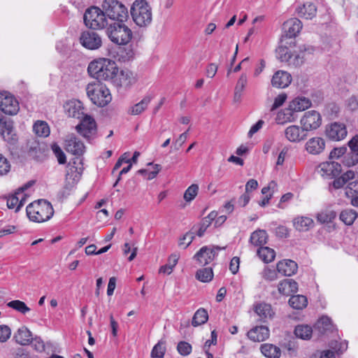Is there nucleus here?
Masks as SVG:
<instances>
[{
    "mask_svg": "<svg viewBox=\"0 0 358 358\" xmlns=\"http://www.w3.org/2000/svg\"><path fill=\"white\" fill-rule=\"evenodd\" d=\"M0 134L3 139L10 144H15L17 141L13 121L4 117H0Z\"/></svg>",
    "mask_w": 358,
    "mask_h": 358,
    "instance_id": "nucleus-16",
    "label": "nucleus"
},
{
    "mask_svg": "<svg viewBox=\"0 0 358 358\" xmlns=\"http://www.w3.org/2000/svg\"><path fill=\"white\" fill-rule=\"evenodd\" d=\"M208 319V315L207 311L204 308H199L194 313L192 324L194 327H197L206 323Z\"/></svg>",
    "mask_w": 358,
    "mask_h": 358,
    "instance_id": "nucleus-44",
    "label": "nucleus"
},
{
    "mask_svg": "<svg viewBox=\"0 0 358 358\" xmlns=\"http://www.w3.org/2000/svg\"><path fill=\"white\" fill-rule=\"evenodd\" d=\"M13 339L21 345H27L31 343L33 337L30 330L27 327L22 326L14 334Z\"/></svg>",
    "mask_w": 358,
    "mask_h": 358,
    "instance_id": "nucleus-27",
    "label": "nucleus"
},
{
    "mask_svg": "<svg viewBox=\"0 0 358 358\" xmlns=\"http://www.w3.org/2000/svg\"><path fill=\"white\" fill-rule=\"evenodd\" d=\"M54 214L51 203L45 200H38L29 204L27 215L31 221L43 222L49 220Z\"/></svg>",
    "mask_w": 358,
    "mask_h": 358,
    "instance_id": "nucleus-3",
    "label": "nucleus"
},
{
    "mask_svg": "<svg viewBox=\"0 0 358 358\" xmlns=\"http://www.w3.org/2000/svg\"><path fill=\"white\" fill-rule=\"evenodd\" d=\"M248 83V78L246 74H242L237 81L234 91L242 92L244 91L245 87Z\"/></svg>",
    "mask_w": 358,
    "mask_h": 358,
    "instance_id": "nucleus-64",
    "label": "nucleus"
},
{
    "mask_svg": "<svg viewBox=\"0 0 358 358\" xmlns=\"http://www.w3.org/2000/svg\"><path fill=\"white\" fill-rule=\"evenodd\" d=\"M357 213L353 209H345L340 214V220L346 225H352L357 217Z\"/></svg>",
    "mask_w": 358,
    "mask_h": 358,
    "instance_id": "nucleus-43",
    "label": "nucleus"
},
{
    "mask_svg": "<svg viewBox=\"0 0 358 358\" xmlns=\"http://www.w3.org/2000/svg\"><path fill=\"white\" fill-rule=\"evenodd\" d=\"M345 194L351 200L358 196V180L352 181L348 185Z\"/></svg>",
    "mask_w": 358,
    "mask_h": 358,
    "instance_id": "nucleus-57",
    "label": "nucleus"
},
{
    "mask_svg": "<svg viewBox=\"0 0 358 358\" xmlns=\"http://www.w3.org/2000/svg\"><path fill=\"white\" fill-rule=\"evenodd\" d=\"M257 255L264 262L269 263L274 260L275 252L268 247H260L257 250Z\"/></svg>",
    "mask_w": 358,
    "mask_h": 358,
    "instance_id": "nucleus-38",
    "label": "nucleus"
},
{
    "mask_svg": "<svg viewBox=\"0 0 358 358\" xmlns=\"http://www.w3.org/2000/svg\"><path fill=\"white\" fill-rule=\"evenodd\" d=\"M312 103L309 99L304 96H297L292 100L288 106L289 110L294 112L305 110L311 106Z\"/></svg>",
    "mask_w": 358,
    "mask_h": 358,
    "instance_id": "nucleus-31",
    "label": "nucleus"
},
{
    "mask_svg": "<svg viewBox=\"0 0 358 358\" xmlns=\"http://www.w3.org/2000/svg\"><path fill=\"white\" fill-rule=\"evenodd\" d=\"M7 306L23 315L27 314L31 310L30 308L24 301L20 300L11 301L7 303Z\"/></svg>",
    "mask_w": 358,
    "mask_h": 358,
    "instance_id": "nucleus-47",
    "label": "nucleus"
},
{
    "mask_svg": "<svg viewBox=\"0 0 358 358\" xmlns=\"http://www.w3.org/2000/svg\"><path fill=\"white\" fill-rule=\"evenodd\" d=\"M255 311L264 321L272 318L274 315L271 306L266 303H259L255 305Z\"/></svg>",
    "mask_w": 358,
    "mask_h": 358,
    "instance_id": "nucleus-33",
    "label": "nucleus"
},
{
    "mask_svg": "<svg viewBox=\"0 0 358 358\" xmlns=\"http://www.w3.org/2000/svg\"><path fill=\"white\" fill-rule=\"evenodd\" d=\"M317 171L322 177L330 178L341 173V166L339 163L336 162H324L318 166Z\"/></svg>",
    "mask_w": 358,
    "mask_h": 358,
    "instance_id": "nucleus-19",
    "label": "nucleus"
},
{
    "mask_svg": "<svg viewBox=\"0 0 358 358\" xmlns=\"http://www.w3.org/2000/svg\"><path fill=\"white\" fill-rule=\"evenodd\" d=\"M302 29V22L297 18H291L283 24V29L289 38L295 37Z\"/></svg>",
    "mask_w": 358,
    "mask_h": 358,
    "instance_id": "nucleus-25",
    "label": "nucleus"
},
{
    "mask_svg": "<svg viewBox=\"0 0 358 358\" xmlns=\"http://www.w3.org/2000/svg\"><path fill=\"white\" fill-rule=\"evenodd\" d=\"M277 271L279 273L285 276H291L294 275L298 268L297 264L290 259H283L277 264Z\"/></svg>",
    "mask_w": 358,
    "mask_h": 358,
    "instance_id": "nucleus-24",
    "label": "nucleus"
},
{
    "mask_svg": "<svg viewBox=\"0 0 358 358\" xmlns=\"http://www.w3.org/2000/svg\"><path fill=\"white\" fill-rule=\"evenodd\" d=\"M278 289L281 294L288 296L297 292L298 284L292 279H285L279 282Z\"/></svg>",
    "mask_w": 358,
    "mask_h": 358,
    "instance_id": "nucleus-32",
    "label": "nucleus"
},
{
    "mask_svg": "<svg viewBox=\"0 0 358 358\" xmlns=\"http://www.w3.org/2000/svg\"><path fill=\"white\" fill-rule=\"evenodd\" d=\"M289 303L293 308L301 310L307 306L308 300L303 295H294L289 299Z\"/></svg>",
    "mask_w": 358,
    "mask_h": 358,
    "instance_id": "nucleus-41",
    "label": "nucleus"
},
{
    "mask_svg": "<svg viewBox=\"0 0 358 358\" xmlns=\"http://www.w3.org/2000/svg\"><path fill=\"white\" fill-rule=\"evenodd\" d=\"M304 150L310 155H320L326 148V141L320 136L308 138L304 144Z\"/></svg>",
    "mask_w": 358,
    "mask_h": 358,
    "instance_id": "nucleus-17",
    "label": "nucleus"
},
{
    "mask_svg": "<svg viewBox=\"0 0 358 358\" xmlns=\"http://www.w3.org/2000/svg\"><path fill=\"white\" fill-rule=\"evenodd\" d=\"M316 328H317L322 333L331 329V319L327 316H322L317 322Z\"/></svg>",
    "mask_w": 358,
    "mask_h": 358,
    "instance_id": "nucleus-54",
    "label": "nucleus"
},
{
    "mask_svg": "<svg viewBox=\"0 0 358 358\" xmlns=\"http://www.w3.org/2000/svg\"><path fill=\"white\" fill-rule=\"evenodd\" d=\"M269 329L266 326H257L248 332V338L255 342H262L269 336Z\"/></svg>",
    "mask_w": 358,
    "mask_h": 358,
    "instance_id": "nucleus-26",
    "label": "nucleus"
},
{
    "mask_svg": "<svg viewBox=\"0 0 358 358\" xmlns=\"http://www.w3.org/2000/svg\"><path fill=\"white\" fill-rule=\"evenodd\" d=\"M350 152L344 156L342 162L348 167L358 164V136H354L349 142Z\"/></svg>",
    "mask_w": 358,
    "mask_h": 358,
    "instance_id": "nucleus-20",
    "label": "nucleus"
},
{
    "mask_svg": "<svg viewBox=\"0 0 358 358\" xmlns=\"http://www.w3.org/2000/svg\"><path fill=\"white\" fill-rule=\"evenodd\" d=\"M296 12L300 17L312 20L316 15L317 8L313 3L307 2L302 6H299Z\"/></svg>",
    "mask_w": 358,
    "mask_h": 358,
    "instance_id": "nucleus-29",
    "label": "nucleus"
},
{
    "mask_svg": "<svg viewBox=\"0 0 358 358\" xmlns=\"http://www.w3.org/2000/svg\"><path fill=\"white\" fill-rule=\"evenodd\" d=\"M314 49L313 47L302 45L299 48V50L294 51V55H300L302 59V64L308 59V56L313 53Z\"/></svg>",
    "mask_w": 358,
    "mask_h": 358,
    "instance_id": "nucleus-55",
    "label": "nucleus"
},
{
    "mask_svg": "<svg viewBox=\"0 0 358 358\" xmlns=\"http://www.w3.org/2000/svg\"><path fill=\"white\" fill-rule=\"evenodd\" d=\"M324 134L331 141H341L347 136L348 131L345 124L334 122L326 125Z\"/></svg>",
    "mask_w": 358,
    "mask_h": 358,
    "instance_id": "nucleus-11",
    "label": "nucleus"
},
{
    "mask_svg": "<svg viewBox=\"0 0 358 358\" xmlns=\"http://www.w3.org/2000/svg\"><path fill=\"white\" fill-rule=\"evenodd\" d=\"M11 332V329L8 325H0V343H6L10 338Z\"/></svg>",
    "mask_w": 358,
    "mask_h": 358,
    "instance_id": "nucleus-59",
    "label": "nucleus"
},
{
    "mask_svg": "<svg viewBox=\"0 0 358 358\" xmlns=\"http://www.w3.org/2000/svg\"><path fill=\"white\" fill-rule=\"evenodd\" d=\"M292 82V76L287 71H278L272 77L271 85L276 88H285Z\"/></svg>",
    "mask_w": 358,
    "mask_h": 358,
    "instance_id": "nucleus-22",
    "label": "nucleus"
},
{
    "mask_svg": "<svg viewBox=\"0 0 358 358\" xmlns=\"http://www.w3.org/2000/svg\"><path fill=\"white\" fill-rule=\"evenodd\" d=\"M151 100L152 97L150 96H145L140 102L136 103L129 109V113L131 115L141 114L148 108Z\"/></svg>",
    "mask_w": 358,
    "mask_h": 358,
    "instance_id": "nucleus-35",
    "label": "nucleus"
},
{
    "mask_svg": "<svg viewBox=\"0 0 358 358\" xmlns=\"http://www.w3.org/2000/svg\"><path fill=\"white\" fill-rule=\"evenodd\" d=\"M33 130L37 136L41 137H47L50 132L48 123L42 120H38L34 124Z\"/></svg>",
    "mask_w": 358,
    "mask_h": 358,
    "instance_id": "nucleus-39",
    "label": "nucleus"
},
{
    "mask_svg": "<svg viewBox=\"0 0 358 358\" xmlns=\"http://www.w3.org/2000/svg\"><path fill=\"white\" fill-rule=\"evenodd\" d=\"M312 333V328L308 325H298L294 330L296 336L304 340L309 339Z\"/></svg>",
    "mask_w": 358,
    "mask_h": 358,
    "instance_id": "nucleus-46",
    "label": "nucleus"
},
{
    "mask_svg": "<svg viewBox=\"0 0 358 358\" xmlns=\"http://www.w3.org/2000/svg\"><path fill=\"white\" fill-rule=\"evenodd\" d=\"M268 236L264 230H257L250 236V243L255 246H260L266 243Z\"/></svg>",
    "mask_w": 358,
    "mask_h": 358,
    "instance_id": "nucleus-37",
    "label": "nucleus"
},
{
    "mask_svg": "<svg viewBox=\"0 0 358 358\" xmlns=\"http://www.w3.org/2000/svg\"><path fill=\"white\" fill-rule=\"evenodd\" d=\"M83 170L84 167L82 159H77V161H74L73 164L69 167L67 175L69 176L70 174L73 175L75 173L74 178H77L78 179L82 175Z\"/></svg>",
    "mask_w": 358,
    "mask_h": 358,
    "instance_id": "nucleus-50",
    "label": "nucleus"
},
{
    "mask_svg": "<svg viewBox=\"0 0 358 358\" xmlns=\"http://www.w3.org/2000/svg\"><path fill=\"white\" fill-rule=\"evenodd\" d=\"M102 8L109 19L116 22H125L129 17L127 8L117 0H104Z\"/></svg>",
    "mask_w": 358,
    "mask_h": 358,
    "instance_id": "nucleus-6",
    "label": "nucleus"
},
{
    "mask_svg": "<svg viewBox=\"0 0 358 358\" xmlns=\"http://www.w3.org/2000/svg\"><path fill=\"white\" fill-rule=\"evenodd\" d=\"M117 71V66L114 61L108 58H98L90 62L87 67L89 75L96 79L109 81Z\"/></svg>",
    "mask_w": 358,
    "mask_h": 358,
    "instance_id": "nucleus-1",
    "label": "nucleus"
},
{
    "mask_svg": "<svg viewBox=\"0 0 358 358\" xmlns=\"http://www.w3.org/2000/svg\"><path fill=\"white\" fill-rule=\"evenodd\" d=\"M216 217L217 213L215 211H212L208 214V216H206L202 220L199 226L198 231L196 232L198 236L201 237L204 234L207 228L211 224L212 221L214 220L216 218Z\"/></svg>",
    "mask_w": 358,
    "mask_h": 358,
    "instance_id": "nucleus-40",
    "label": "nucleus"
},
{
    "mask_svg": "<svg viewBox=\"0 0 358 358\" xmlns=\"http://www.w3.org/2000/svg\"><path fill=\"white\" fill-rule=\"evenodd\" d=\"M124 22H115L107 27V36L115 44L126 45L132 38L131 30Z\"/></svg>",
    "mask_w": 358,
    "mask_h": 358,
    "instance_id": "nucleus-5",
    "label": "nucleus"
},
{
    "mask_svg": "<svg viewBox=\"0 0 358 358\" xmlns=\"http://www.w3.org/2000/svg\"><path fill=\"white\" fill-rule=\"evenodd\" d=\"M285 138L292 143H299L307 138V133L301 125L291 124L284 130Z\"/></svg>",
    "mask_w": 358,
    "mask_h": 358,
    "instance_id": "nucleus-15",
    "label": "nucleus"
},
{
    "mask_svg": "<svg viewBox=\"0 0 358 358\" xmlns=\"http://www.w3.org/2000/svg\"><path fill=\"white\" fill-rule=\"evenodd\" d=\"M79 41L85 48L90 50H98L102 45L101 36L98 33L93 31H85L82 32Z\"/></svg>",
    "mask_w": 358,
    "mask_h": 358,
    "instance_id": "nucleus-13",
    "label": "nucleus"
},
{
    "mask_svg": "<svg viewBox=\"0 0 358 358\" xmlns=\"http://www.w3.org/2000/svg\"><path fill=\"white\" fill-rule=\"evenodd\" d=\"M20 103L16 97L8 92H0V110L7 115H16L20 111Z\"/></svg>",
    "mask_w": 358,
    "mask_h": 358,
    "instance_id": "nucleus-9",
    "label": "nucleus"
},
{
    "mask_svg": "<svg viewBox=\"0 0 358 358\" xmlns=\"http://www.w3.org/2000/svg\"><path fill=\"white\" fill-rule=\"evenodd\" d=\"M294 120V112L289 110V106L278 111L275 118V121L278 124H285L286 123L292 122Z\"/></svg>",
    "mask_w": 358,
    "mask_h": 358,
    "instance_id": "nucleus-34",
    "label": "nucleus"
},
{
    "mask_svg": "<svg viewBox=\"0 0 358 358\" xmlns=\"http://www.w3.org/2000/svg\"><path fill=\"white\" fill-rule=\"evenodd\" d=\"M224 249L225 247L203 246L195 254L194 258L199 264L206 265L215 259L217 251Z\"/></svg>",
    "mask_w": 358,
    "mask_h": 358,
    "instance_id": "nucleus-14",
    "label": "nucleus"
},
{
    "mask_svg": "<svg viewBox=\"0 0 358 358\" xmlns=\"http://www.w3.org/2000/svg\"><path fill=\"white\" fill-rule=\"evenodd\" d=\"M166 341L164 340H160L158 343L153 347L151 351V357L152 358H163L165 352H166Z\"/></svg>",
    "mask_w": 358,
    "mask_h": 358,
    "instance_id": "nucleus-48",
    "label": "nucleus"
},
{
    "mask_svg": "<svg viewBox=\"0 0 358 358\" xmlns=\"http://www.w3.org/2000/svg\"><path fill=\"white\" fill-rule=\"evenodd\" d=\"M336 217V213L331 210H325L318 213L317 221L321 223H328Z\"/></svg>",
    "mask_w": 358,
    "mask_h": 358,
    "instance_id": "nucleus-51",
    "label": "nucleus"
},
{
    "mask_svg": "<svg viewBox=\"0 0 358 358\" xmlns=\"http://www.w3.org/2000/svg\"><path fill=\"white\" fill-rule=\"evenodd\" d=\"M199 192V186L196 184L191 185L184 193V199L187 202L192 201L197 195Z\"/></svg>",
    "mask_w": 358,
    "mask_h": 358,
    "instance_id": "nucleus-53",
    "label": "nucleus"
},
{
    "mask_svg": "<svg viewBox=\"0 0 358 358\" xmlns=\"http://www.w3.org/2000/svg\"><path fill=\"white\" fill-rule=\"evenodd\" d=\"M179 259V256L176 254H172L168 259V263L159 268V273L171 274L173 268L176 266Z\"/></svg>",
    "mask_w": 358,
    "mask_h": 358,
    "instance_id": "nucleus-42",
    "label": "nucleus"
},
{
    "mask_svg": "<svg viewBox=\"0 0 358 358\" xmlns=\"http://www.w3.org/2000/svg\"><path fill=\"white\" fill-rule=\"evenodd\" d=\"M65 113L69 117L81 118L84 115L83 103L78 100H71L64 104Z\"/></svg>",
    "mask_w": 358,
    "mask_h": 358,
    "instance_id": "nucleus-23",
    "label": "nucleus"
},
{
    "mask_svg": "<svg viewBox=\"0 0 358 358\" xmlns=\"http://www.w3.org/2000/svg\"><path fill=\"white\" fill-rule=\"evenodd\" d=\"M177 350L181 355L187 356L192 352V345L185 341H180L178 344Z\"/></svg>",
    "mask_w": 358,
    "mask_h": 358,
    "instance_id": "nucleus-62",
    "label": "nucleus"
},
{
    "mask_svg": "<svg viewBox=\"0 0 358 358\" xmlns=\"http://www.w3.org/2000/svg\"><path fill=\"white\" fill-rule=\"evenodd\" d=\"M293 227L299 231H307L314 226V221L307 216H298L292 220Z\"/></svg>",
    "mask_w": 358,
    "mask_h": 358,
    "instance_id": "nucleus-30",
    "label": "nucleus"
},
{
    "mask_svg": "<svg viewBox=\"0 0 358 358\" xmlns=\"http://www.w3.org/2000/svg\"><path fill=\"white\" fill-rule=\"evenodd\" d=\"M137 82V76L135 73L129 69H122L115 73L113 78L110 80L112 85L117 90H128Z\"/></svg>",
    "mask_w": 358,
    "mask_h": 358,
    "instance_id": "nucleus-8",
    "label": "nucleus"
},
{
    "mask_svg": "<svg viewBox=\"0 0 358 358\" xmlns=\"http://www.w3.org/2000/svg\"><path fill=\"white\" fill-rule=\"evenodd\" d=\"M87 95L99 107H104L112 101V94L108 87L100 82H92L86 86Z\"/></svg>",
    "mask_w": 358,
    "mask_h": 358,
    "instance_id": "nucleus-2",
    "label": "nucleus"
},
{
    "mask_svg": "<svg viewBox=\"0 0 358 358\" xmlns=\"http://www.w3.org/2000/svg\"><path fill=\"white\" fill-rule=\"evenodd\" d=\"M27 194H22L16 191L13 195L10 196L7 199V206L10 209H14L17 212L26 201Z\"/></svg>",
    "mask_w": 358,
    "mask_h": 358,
    "instance_id": "nucleus-28",
    "label": "nucleus"
},
{
    "mask_svg": "<svg viewBox=\"0 0 358 358\" xmlns=\"http://www.w3.org/2000/svg\"><path fill=\"white\" fill-rule=\"evenodd\" d=\"M140 155L139 152H134V155L131 159H129V154L127 152L124 153L117 160L115 166L113 168V171L117 170L120 168L123 162L130 163V162H133V163L136 164L137 162L138 157Z\"/></svg>",
    "mask_w": 358,
    "mask_h": 358,
    "instance_id": "nucleus-49",
    "label": "nucleus"
},
{
    "mask_svg": "<svg viewBox=\"0 0 358 358\" xmlns=\"http://www.w3.org/2000/svg\"><path fill=\"white\" fill-rule=\"evenodd\" d=\"M196 278L202 282H208L213 278V269L210 267L199 269L196 271Z\"/></svg>",
    "mask_w": 358,
    "mask_h": 358,
    "instance_id": "nucleus-45",
    "label": "nucleus"
},
{
    "mask_svg": "<svg viewBox=\"0 0 358 358\" xmlns=\"http://www.w3.org/2000/svg\"><path fill=\"white\" fill-rule=\"evenodd\" d=\"M277 55L281 62H287L289 65L297 66L302 64L300 55H294L287 47H279L277 49Z\"/></svg>",
    "mask_w": 358,
    "mask_h": 358,
    "instance_id": "nucleus-21",
    "label": "nucleus"
},
{
    "mask_svg": "<svg viewBox=\"0 0 358 358\" xmlns=\"http://www.w3.org/2000/svg\"><path fill=\"white\" fill-rule=\"evenodd\" d=\"M159 171L160 166L159 164H155L154 171H148L146 169H141L138 171V173L145 175L148 180H152L156 177Z\"/></svg>",
    "mask_w": 358,
    "mask_h": 358,
    "instance_id": "nucleus-63",
    "label": "nucleus"
},
{
    "mask_svg": "<svg viewBox=\"0 0 358 358\" xmlns=\"http://www.w3.org/2000/svg\"><path fill=\"white\" fill-rule=\"evenodd\" d=\"M51 148L55 157H57L59 164H65L66 162V157L61 148L57 143H54L52 145Z\"/></svg>",
    "mask_w": 358,
    "mask_h": 358,
    "instance_id": "nucleus-56",
    "label": "nucleus"
},
{
    "mask_svg": "<svg viewBox=\"0 0 358 358\" xmlns=\"http://www.w3.org/2000/svg\"><path fill=\"white\" fill-rule=\"evenodd\" d=\"M261 352L268 358H279L281 355L280 349L278 347L269 343L262 345Z\"/></svg>",
    "mask_w": 358,
    "mask_h": 358,
    "instance_id": "nucleus-36",
    "label": "nucleus"
},
{
    "mask_svg": "<svg viewBox=\"0 0 358 358\" xmlns=\"http://www.w3.org/2000/svg\"><path fill=\"white\" fill-rule=\"evenodd\" d=\"M84 22L91 29H103L107 25L106 14L103 9L96 6L90 7L84 14Z\"/></svg>",
    "mask_w": 358,
    "mask_h": 358,
    "instance_id": "nucleus-7",
    "label": "nucleus"
},
{
    "mask_svg": "<svg viewBox=\"0 0 358 358\" xmlns=\"http://www.w3.org/2000/svg\"><path fill=\"white\" fill-rule=\"evenodd\" d=\"M299 122L307 133L319 129L322 124V117L318 111L310 110L303 114Z\"/></svg>",
    "mask_w": 358,
    "mask_h": 358,
    "instance_id": "nucleus-10",
    "label": "nucleus"
},
{
    "mask_svg": "<svg viewBox=\"0 0 358 358\" xmlns=\"http://www.w3.org/2000/svg\"><path fill=\"white\" fill-rule=\"evenodd\" d=\"M287 96L285 93L282 92L275 97L273 103L270 107V110L273 111L283 105L287 100Z\"/></svg>",
    "mask_w": 358,
    "mask_h": 358,
    "instance_id": "nucleus-58",
    "label": "nucleus"
},
{
    "mask_svg": "<svg viewBox=\"0 0 358 358\" xmlns=\"http://www.w3.org/2000/svg\"><path fill=\"white\" fill-rule=\"evenodd\" d=\"M262 276L264 279L268 281H273L278 278L277 272L269 267H265L262 272Z\"/></svg>",
    "mask_w": 358,
    "mask_h": 358,
    "instance_id": "nucleus-61",
    "label": "nucleus"
},
{
    "mask_svg": "<svg viewBox=\"0 0 358 358\" xmlns=\"http://www.w3.org/2000/svg\"><path fill=\"white\" fill-rule=\"evenodd\" d=\"M78 132L85 138H91L96 136V123L94 119L88 115L83 117L79 124L76 126Z\"/></svg>",
    "mask_w": 358,
    "mask_h": 358,
    "instance_id": "nucleus-12",
    "label": "nucleus"
},
{
    "mask_svg": "<svg viewBox=\"0 0 358 358\" xmlns=\"http://www.w3.org/2000/svg\"><path fill=\"white\" fill-rule=\"evenodd\" d=\"M194 239V233L187 231L178 240V246L182 249H186Z\"/></svg>",
    "mask_w": 358,
    "mask_h": 358,
    "instance_id": "nucleus-52",
    "label": "nucleus"
},
{
    "mask_svg": "<svg viewBox=\"0 0 358 358\" xmlns=\"http://www.w3.org/2000/svg\"><path fill=\"white\" fill-rule=\"evenodd\" d=\"M10 169V164L7 158L0 153V176L6 175Z\"/></svg>",
    "mask_w": 358,
    "mask_h": 358,
    "instance_id": "nucleus-60",
    "label": "nucleus"
},
{
    "mask_svg": "<svg viewBox=\"0 0 358 358\" xmlns=\"http://www.w3.org/2000/svg\"><path fill=\"white\" fill-rule=\"evenodd\" d=\"M131 15L136 25L143 27L152 20V8L145 0H135L130 9Z\"/></svg>",
    "mask_w": 358,
    "mask_h": 358,
    "instance_id": "nucleus-4",
    "label": "nucleus"
},
{
    "mask_svg": "<svg viewBox=\"0 0 358 358\" xmlns=\"http://www.w3.org/2000/svg\"><path fill=\"white\" fill-rule=\"evenodd\" d=\"M64 148L68 152L78 157L82 156L85 152L84 143L73 134L69 135L66 137Z\"/></svg>",
    "mask_w": 358,
    "mask_h": 358,
    "instance_id": "nucleus-18",
    "label": "nucleus"
}]
</instances>
